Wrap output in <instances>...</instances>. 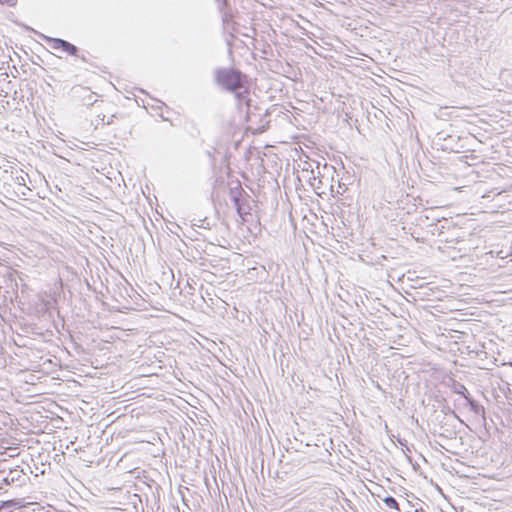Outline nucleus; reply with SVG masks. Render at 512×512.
I'll return each mask as SVG.
<instances>
[{
	"label": "nucleus",
	"instance_id": "1",
	"mask_svg": "<svg viewBox=\"0 0 512 512\" xmlns=\"http://www.w3.org/2000/svg\"><path fill=\"white\" fill-rule=\"evenodd\" d=\"M215 81L223 89L234 93L239 102L248 103L247 77L241 71L234 68H218L215 70Z\"/></svg>",
	"mask_w": 512,
	"mask_h": 512
},
{
	"label": "nucleus",
	"instance_id": "2",
	"mask_svg": "<svg viewBox=\"0 0 512 512\" xmlns=\"http://www.w3.org/2000/svg\"><path fill=\"white\" fill-rule=\"evenodd\" d=\"M231 198L235 204L238 215L243 221H247L246 216L249 215L251 211L248 195L242 188H236L231 191Z\"/></svg>",
	"mask_w": 512,
	"mask_h": 512
},
{
	"label": "nucleus",
	"instance_id": "3",
	"mask_svg": "<svg viewBox=\"0 0 512 512\" xmlns=\"http://www.w3.org/2000/svg\"><path fill=\"white\" fill-rule=\"evenodd\" d=\"M45 39L48 43L51 44V47L53 49H62L63 51L69 53L70 55H76L78 52V48L66 40H63L60 38H50V37H45Z\"/></svg>",
	"mask_w": 512,
	"mask_h": 512
},
{
	"label": "nucleus",
	"instance_id": "4",
	"mask_svg": "<svg viewBox=\"0 0 512 512\" xmlns=\"http://www.w3.org/2000/svg\"><path fill=\"white\" fill-rule=\"evenodd\" d=\"M23 469H21L19 466H17L14 469H11L8 474L1 480L0 483V489L3 485H11L15 482H20L23 480Z\"/></svg>",
	"mask_w": 512,
	"mask_h": 512
},
{
	"label": "nucleus",
	"instance_id": "5",
	"mask_svg": "<svg viewBox=\"0 0 512 512\" xmlns=\"http://www.w3.org/2000/svg\"><path fill=\"white\" fill-rule=\"evenodd\" d=\"M378 497L385 503V505L390 509H395L398 512H400L399 504L397 500L392 496H385L382 497L380 494H378Z\"/></svg>",
	"mask_w": 512,
	"mask_h": 512
},
{
	"label": "nucleus",
	"instance_id": "6",
	"mask_svg": "<svg viewBox=\"0 0 512 512\" xmlns=\"http://www.w3.org/2000/svg\"><path fill=\"white\" fill-rule=\"evenodd\" d=\"M468 405L470 406V409L477 415H482L484 417L485 415V409L482 405L477 403L474 399L470 398L467 401Z\"/></svg>",
	"mask_w": 512,
	"mask_h": 512
},
{
	"label": "nucleus",
	"instance_id": "7",
	"mask_svg": "<svg viewBox=\"0 0 512 512\" xmlns=\"http://www.w3.org/2000/svg\"><path fill=\"white\" fill-rule=\"evenodd\" d=\"M455 392L462 395L467 401L470 399V394L467 390V388L463 384H458L455 387Z\"/></svg>",
	"mask_w": 512,
	"mask_h": 512
},
{
	"label": "nucleus",
	"instance_id": "8",
	"mask_svg": "<svg viewBox=\"0 0 512 512\" xmlns=\"http://www.w3.org/2000/svg\"><path fill=\"white\" fill-rule=\"evenodd\" d=\"M0 3L13 7L16 5L17 0H0Z\"/></svg>",
	"mask_w": 512,
	"mask_h": 512
},
{
	"label": "nucleus",
	"instance_id": "9",
	"mask_svg": "<svg viewBox=\"0 0 512 512\" xmlns=\"http://www.w3.org/2000/svg\"><path fill=\"white\" fill-rule=\"evenodd\" d=\"M0 3L13 7L16 5L17 0H0Z\"/></svg>",
	"mask_w": 512,
	"mask_h": 512
},
{
	"label": "nucleus",
	"instance_id": "10",
	"mask_svg": "<svg viewBox=\"0 0 512 512\" xmlns=\"http://www.w3.org/2000/svg\"><path fill=\"white\" fill-rule=\"evenodd\" d=\"M13 504V501H3L0 503V512L2 511L3 508L5 507H11Z\"/></svg>",
	"mask_w": 512,
	"mask_h": 512
},
{
	"label": "nucleus",
	"instance_id": "11",
	"mask_svg": "<svg viewBox=\"0 0 512 512\" xmlns=\"http://www.w3.org/2000/svg\"><path fill=\"white\" fill-rule=\"evenodd\" d=\"M510 364H511V366H512V362H511Z\"/></svg>",
	"mask_w": 512,
	"mask_h": 512
}]
</instances>
